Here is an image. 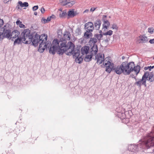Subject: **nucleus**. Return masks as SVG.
Masks as SVG:
<instances>
[{
	"instance_id": "f257e3e1",
	"label": "nucleus",
	"mask_w": 154,
	"mask_h": 154,
	"mask_svg": "<svg viewBox=\"0 0 154 154\" xmlns=\"http://www.w3.org/2000/svg\"><path fill=\"white\" fill-rule=\"evenodd\" d=\"M66 42L64 40L58 42L57 39H54L52 42V47H51L49 52L54 54L56 52L59 55H62L64 52L66 55H70L74 54L78 49H75V45L71 42H69L67 45Z\"/></svg>"
},
{
	"instance_id": "f03ea898",
	"label": "nucleus",
	"mask_w": 154,
	"mask_h": 154,
	"mask_svg": "<svg viewBox=\"0 0 154 154\" xmlns=\"http://www.w3.org/2000/svg\"><path fill=\"white\" fill-rule=\"evenodd\" d=\"M105 66L106 67V71L110 73L111 71L113 70L117 74H121L122 73L124 75H128L130 73L132 69L133 64L132 63H128V62H123L120 66H114V64L109 61H105L104 62Z\"/></svg>"
},
{
	"instance_id": "7ed1b4c3",
	"label": "nucleus",
	"mask_w": 154,
	"mask_h": 154,
	"mask_svg": "<svg viewBox=\"0 0 154 154\" xmlns=\"http://www.w3.org/2000/svg\"><path fill=\"white\" fill-rule=\"evenodd\" d=\"M154 146V137H151L150 135L145 137L144 140H141L137 145H131L128 147L129 149L133 152L137 151L139 148H143L145 147L149 148L151 146Z\"/></svg>"
},
{
	"instance_id": "20e7f679",
	"label": "nucleus",
	"mask_w": 154,
	"mask_h": 154,
	"mask_svg": "<svg viewBox=\"0 0 154 154\" xmlns=\"http://www.w3.org/2000/svg\"><path fill=\"white\" fill-rule=\"evenodd\" d=\"M33 37L30 34V31L28 29H24L21 34L20 38L18 37L14 41V44H18L23 43L26 44H30L32 41Z\"/></svg>"
},
{
	"instance_id": "39448f33",
	"label": "nucleus",
	"mask_w": 154,
	"mask_h": 154,
	"mask_svg": "<svg viewBox=\"0 0 154 154\" xmlns=\"http://www.w3.org/2000/svg\"><path fill=\"white\" fill-rule=\"evenodd\" d=\"M43 38L41 42L39 44V48L38 51L41 53H42L48 47L50 48L52 47V44H51V42L49 41H47L48 36L47 34H42Z\"/></svg>"
},
{
	"instance_id": "423d86ee",
	"label": "nucleus",
	"mask_w": 154,
	"mask_h": 154,
	"mask_svg": "<svg viewBox=\"0 0 154 154\" xmlns=\"http://www.w3.org/2000/svg\"><path fill=\"white\" fill-rule=\"evenodd\" d=\"M98 51V48L97 45H94L90 49V53L89 55H87L84 59V60L86 62L90 61L93 55H95L97 54Z\"/></svg>"
},
{
	"instance_id": "0eeeda50",
	"label": "nucleus",
	"mask_w": 154,
	"mask_h": 154,
	"mask_svg": "<svg viewBox=\"0 0 154 154\" xmlns=\"http://www.w3.org/2000/svg\"><path fill=\"white\" fill-rule=\"evenodd\" d=\"M147 73H144L141 80H140L137 81L135 83V84L139 87H140L141 85H143L145 87H146V84L145 79L147 78V76H148Z\"/></svg>"
},
{
	"instance_id": "6e6552de",
	"label": "nucleus",
	"mask_w": 154,
	"mask_h": 154,
	"mask_svg": "<svg viewBox=\"0 0 154 154\" xmlns=\"http://www.w3.org/2000/svg\"><path fill=\"white\" fill-rule=\"evenodd\" d=\"M106 59H104V54H103L99 53L98 54L95 56V59L97 60V63L99 64H100L102 63L104 61L103 64L105 66L104 62L105 61H107L106 60Z\"/></svg>"
},
{
	"instance_id": "1a4fd4ad",
	"label": "nucleus",
	"mask_w": 154,
	"mask_h": 154,
	"mask_svg": "<svg viewBox=\"0 0 154 154\" xmlns=\"http://www.w3.org/2000/svg\"><path fill=\"white\" fill-rule=\"evenodd\" d=\"M3 34L4 37L8 38L11 36V31L9 29L5 30V27L0 28V36Z\"/></svg>"
},
{
	"instance_id": "9d476101",
	"label": "nucleus",
	"mask_w": 154,
	"mask_h": 154,
	"mask_svg": "<svg viewBox=\"0 0 154 154\" xmlns=\"http://www.w3.org/2000/svg\"><path fill=\"white\" fill-rule=\"evenodd\" d=\"M74 54H73V57L75 58V62L78 63H80L83 60V57L80 55V50H77Z\"/></svg>"
},
{
	"instance_id": "9b49d317",
	"label": "nucleus",
	"mask_w": 154,
	"mask_h": 154,
	"mask_svg": "<svg viewBox=\"0 0 154 154\" xmlns=\"http://www.w3.org/2000/svg\"><path fill=\"white\" fill-rule=\"evenodd\" d=\"M43 38V36H42V34L41 36L38 34H36L33 41L31 42H32L33 45L35 47L36 46L38 45V44L40 43V42H41Z\"/></svg>"
},
{
	"instance_id": "f8f14e48",
	"label": "nucleus",
	"mask_w": 154,
	"mask_h": 154,
	"mask_svg": "<svg viewBox=\"0 0 154 154\" xmlns=\"http://www.w3.org/2000/svg\"><path fill=\"white\" fill-rule=\"evenodd\" d=\"M132 63V64H133V66L132 68V69L131 70V71L130 72V73L131 72L134 71L136 73V75H137L139 73L140 70V67L139 66H135V64L133 62H130L129 63L128 62V63Z\"/></svg>"
},
{
	"instance_id": "ddd939ff",
	"label": "nucleus",
	"mask_w": 154,
	"mask_h": 154,
	"mask_svg": "<svg viewBox=\"0 0 154 154\" xmlns=\"http://www.w3.org/2000/svg\"><path fill=\"white\" fill-rule=\"evenodd\" d=\"M71 35L70 33L67 31H65L63 34V38H62L60 39V41H58L59 42H60L63 41L64 40L66 42V40H69L70 39Z\"/></svg>"
},
{
	"instance_id": "4468645a",
	"label": "nucleus",
	"mask_w": 154,
	"mask_h": 154,
	"mask_svg": "<svg viewBox=\"0 0 154 154\" xmlns=\"http://www.w3.org/2000/svg\"><path fill=\"white\" fill-rule=\"evenodd\" d=\"M90 48L88 46H85L82 47L81 50V52L83 55H85L86 56L89 53Z\"/></svg>"
},
{
	"instance_id": "2eb2a0df",
	"label": "nucleus",
	"mask_w": 154,
	"mask_h": 154,
	"mask_svg": "<svg viewBox=\"0 0 154 154\" xmlns=\"http://www.w3.org/2000/svg\"><path fill=\"white\" fill-rule=\"evenodd\" d=\"M85 28L87 29V30L92 32L94 30V27L93 24L91 22H89L85 25Z\"/></svg>"
},
{
	"instance_id": "dca6fc26",
	"label": "nucleus",
	"mask_w": 154,
	"mask_h": 154,
	"mask_svg": "<svg viewBox=\"0 0 154 154\" xmlns=\"http://www.w3.org/2000/svg\"><path fill=\"white\" fill-rule=\"evenodd\" d=\"M148 41L147 37L144 35H140L138 37V41L140 43H145Z\"/></svg>"
},
{
	"instance_id": "f3484780",
	"label": "nucleus",
	"mask_w": 154,
	"mask_h": 154,
	"mask_svg": "<svg viewBox=\"0 0 154 154\" xmlns=\"http://www.w3.org/2000/svg\"><path fill=\"white\" fill-rule=\"evenodd\" d=\"M75 3L74 1H71V0H66L65 1L61 2V4L63 5H66L68 7H71Z\"/></svg>"
},
{
	"instance_id": "a211bd4d",
	"label": "nucleus",
	"mask_w": 154,
	"mask_h": 154,
	"mask_svg": "<svg viewBox=\"0 0 154 154\" xmlns=\"http://www.w3.org/2000/svg\"><path fill=\"white\" fill-rule=\"evenodd\" d=\"M144 73H147L148 74V76H147V78L145 79L146 82V80H148L150 82H152L154 81V78L153 77V75L152 73L149 74V72H146Z\"/></svg>"
},
{
	"instance_id": "6ab92c4d",
	"label": "nucleus",
	"mask_w": 154,
	"mask_h": 154,
	"mask_svg": "<svg viewBox=\"0 0 154 154\" xmlns=\"http://www.w3.org/2000/svg\"><path fill=\"white\" fill-rule=\"evenodd\" d=\"M20 34V32L17 30H14L12 31L11 33L10 38H12V40H13V38L18 37Z\"/></svg>"
},
{
	"instance_id": "aec40b11",
	"label": "nucleus",
	"mask_w": 154,
	"mask_h": 154,
	"mask_svg": "<svg viewBox=\"0 0 154 154\" xmlns=\"http://www.w3.org/2000/svg\"><path fill=\"white\" fill-rule=\"evenodd\" d=\"M97 39L95 38L94 37L93 38H91L89 42V45H91V46L96 45H95V43L97 42Z\"/></svg>"
},
{
	"instance_id": "412c9836",
	"label": "nucleus",
	"mask_w": 154,
	"mask_h": 154,
	"mask_svg": "<svg viewBox=\"0 0 154 154\" xmlns=\"http://www.w3.org/2000/svg\"><path fill=\"white\" fill-rule=\"evenodd\" d=\"M101 24V21L100 20L96 21L94 23V26L96 29L98 30L99 29Z\"/></svg>"
},
{
	"instance_id": "4be33fe9",
	"label": "nucleus",
	"mask_w": 154,
	"mask_h": 154,
	"mask_svg": "<svg viewBox=\"0 0 154 154\" xmlns=\"http://www.w3.org/2000/svg\"><path fill=\"white\" fill-rule=\"evenodd\" d=\"M75 15L74 11L73 10L69 11L68 12V16L69 17H72Z\"/></svg>"
},
{
	"instance_id": "5701e85b",
	"label": "nucleus",
	"mask_w": 154,
	"mask_h": 154,
	"mask_svg": "<svg viewBox=\"0 0 154 154\" xmlns=\"http://www.w3.org/2000/svg\"><path fill=\"white\" fill-rule=\"evenodd\" d=\"M18 3L21 7H27L29 5L28 4L27 2H24L23 3L21 1H19Z\"/></svg>"
},
{
	"instance_id": "b1692460",
	"label": "nucleus",
	"mask_w": 154,
	"mask_h": 154,
	"mask_svg": "<svg viewBox=\"0 0 154 154\" xmlns=\"http://www.w3.org/2000/svg\"><path fill=\"white\" fill-rule=\"evenodd\" d=\"M103 35V34H102L101 33L99 34H97L95 35H94V37H95L96 38H97L98 40L100 41L101 39H102Z\"/></svg>"
},
{
	"instance_id": "393cba45",
	"label": "nucleus",
	"mask_w": 154,
	"mask_h": 154,
	"mask_svg": "<svg viewBox=\"0 0 154 154\" xmlns=\"http://www.w3.org/2000/svg\"><path fill=\"white\" fill-rule=\"evenodd\" d=\"M67 15L66 11L65 10L60 13L59 16L60 17L63 18Z\"/></svg>"
},
{
	"instance_id": "a878e982",
	"label": "nucleus",
	"mask_w": 154,
	"mask_h": 154,
	"mask_svg": "<svg viewBox=\"0 0 154 154\" xmlns=\"http://www.w3.org/2000/svg\"><path fill=\"white\" fill-rule=\"evenodd\" d=\"M113 33V31L111 30H109L108 31L103 33V35H111Z\"/></svg>"
},
{
	"instance_id": "bb28decb",
	"label": "nucleus",
	"mask_w": 154,
	"mask_h": 154,
	"mask_svg": "<svg viewBox=\"0 0 154 154\" xmlns=\"http://www.w3.org/2000/svg\"><path fill=\"white\" fill-rule=\"evenodd\" d=\"M91 32L89 31L86 30V31L85 33L84 36L86 38H88L89 36L91 34Z\"/></svg>"
},
{
	"instance_id": "cd10ccee",
	"label": "nucleus",
	"mask_w": 154,
	"mask_h": 154,
	"mask_svg": "<svg viewBox=\"0 0 154 154\" xmlns=\"http://www.w3.org/2000/svg\"><path fill=\"white\" fill-rule=\"evenodd\" d=\"M111 28L114 30L116 31L118 29V27L116 24L114 23L112 25Z\"/></svg>"
},
{
	"instance_id": "c85d7f7f",
	"label": "nucleus",
	"mask_w": 154,
	"mask_h": 154,
	"mask_svg": "<svg viewBox=\"0 0 154 154\" xmlns=\"http://www.w3.org/2000/svg\"><path fill=\"white\" fill-rule=\"evenodd\" d=\"M148 31L149 33L152 34L154 32V29L153 27H149L148 29Z\"/></svg>"
},
{
	"instance_id": "c756f323",
	"label": "nucleus",
	"mask_w": 154,
	"mask_h": 154,
	"mask_svg": "<svg viewBox=\"0 0 154 154\" xmlns=\"http://www.w3.org/2000/svg\"><path fill=\"white\" fill-rule=\"evenodd\" d=\"M154 68V65L152 66H146L144 68V69L145 70H147L148 69H149V71H151L152 69H153Z\"/></svg>"
},
{
	"instance_id": "7c9ffc66",
	"label": "nucleus",
	"mask_w": 154,
	"mask_h": 154,
	"mask_svg": "<svg viewBox=\"0 0 154 154\" xmlns=\"http://www.w3.org/2000/svg\"><path fill=\"white\" fill-rule=\"evenodd\" d=\"M103 24L106 25L107 26H109L110 23L108 20H106L104 21V23Z\"/></svg>"
},
{
	"instance_id": "2f4dec72",
	"label": "nucleus",
	"mask_w": 154,
	"mask_h": 154,
	"mask_svg": "<svg viewBox=\"0 0 154 154\" xmlns=\"http://www.w3.org/2000/svg\"><path fill=\"white\" fill-rule=\"evenodd\" d=\"M38 8V5L35 6L32 8V10L33 11H35Z\"/></svg>"
},
{
	"instance_id": "473e14b6",
	"label": "nucleus",
	"mask_w": 154,
	"mask_h": 154,
	"mask_svg": "<svg viewBox=\"0 0 154 154\" xmlns=\"http://www.w3.org/2000/svg\"><path fill=\"white\" fill-rule=\"evenodd\" d=\"M19 26L21 28H24L25 27V25L22 23L21 22L20 23V25Z\"/></svg>"
},
{
	"instance_id": "72a5a7b5",
	"label": "nucleus",
	"mask_w": 154,
	"mask_h": 154,
	"mask_svg": "<svg viewBox=\"0 0 154 154\" xmlns=\"http://www.w3.org/2000/svg\"><path fill=\"white\" fill-rule=\"evenodd\" d=\"M42 23H44L48 22L47 19H45L43 18H42Z\"/></svg>"
},
{
	"instance_id": "f704fd0d",
	"label": "nucleus",
	"mask_w": 154,
	"mask_h": 154,
	"mask_svg": "<svg viewBox=\"0 0 154 154\" xmlns=\"http://www.w3.org/2000/svg\"><path fill=\"white\" fill-rule=\"evenodd\" d=\"M4 21L3 20L0 19V27H1L3 25Z\"/></svg>"
},
{
	"instance_id": "c9c22d12",
	"label": "nucleus",
	"mask_w": 154,
	"mask_h": 154,
	"mask_svg": "<svg viewBox=\"0 0 154 154\" xmlns=\"http://www.w3.org/2000/svg\"><path fill=\"white\" fill-rule=\"evenodd\" d=\"M109 26H107L106 25L103 24V28L104 30L107 29Z\"/></svg>"
},
{
	"instance_id": "e433bc0d",
	"label": "nucleus",
	"mask_w": 154,
	"mask_h": 154,
	"mask_svg": "<svg viewBox=\"0 0 154 154\" xmlns=\"http://www.w3.org/2000/svg\"><path fill=\"white\" fill-rule=\"evenodd\" d=\"M97 8H94V7L91 8L90 9V11L91 12H94L96 9Z\"/></svg>"
},
{
	"instance_id": "4c0bfd02",
	"label": "nucleus",
	"mask_w": 154,
	"mask_h": 154,
	"mask_svg": "<svg viewBox=\"0 0 154 154\" xmlns=\"http://www.w3.org/2000/svg\"><path fill=\"white\" fill-rule=\"evenodd\" d=\"M41 13L42 14H43L44 13L45 11V9L44 8L42 7L41 8Z\"/></svg>"
},
{
	"instance_id": "58836bf2",
	"label": "nucleus",
	"mask_w": 154,
	"mask_h": 154,
	"mask_svg": "<svg viewBox=\"0 0 154 154\" xmlns=\"http://www.w3.org/2000/svg\"><path fill=\"white\" fill-rule=\"evenodd\" d=\"M149 42L151 44H154V38L150 40L149 41Z\"/></svg>"
},
{
	"instance_id": "ea45409f",
	"label": "nucleus",
	"mask_w": 154,
	"mask_h": 154,
	"mask_svg": "<svg viewBox=\"0 0 154 154\" xmlns=\"http://www.w3.org/2000/svg\"><path fill=\"white\" fill-rule=\"evenodd\" d=\"M51 17V19H55L56 18V16L54 14H52L51 16H50L49 17Z\"/></svg>"
},
{
	"instance_id": "a19ab883",
	"label": "nucleus",
	"mask_w": 154,
	"mask_h": 154,
	"mask_svg": "<svg viewBox=\"0 0 154 154\" xmlns=\"http://www.w3.org/2000/svg\"><path fill=\"white\" fill-rule=\"evenodd\" d=\"M21 22L20 21V20H17L16 22V24L18 25H20V23Z\"/></svg>"
},
{
	"instance_id": "79ce46f5",
	"label": "nucleus",
	"mask_w": 154,
	"mask_h": 154,
	"mask_svg": "<svg viewBox=\"0 0 154 154\" xmlns=\"http://www.w3.org/2000/svg\"><path fill=\"white\" fill-rule=\"evenodd\" d=\"M11 0H3V2L4 3H6L10 1Z\"/></svg>"
},
{
	"instance_id": "37998d69",
	"label": "nucleus",
	"mask_w": 154,
	"mask_h": 154,
	"mask_svg": "<svg viewBox=\"0 0 154 154\" xmlns=\"http://www.w3.org/2000/svg\"><path fill=\"white\" fill-rule=\"evenodd\" d=\"M51 17H48L47 19V21L48 22L50 21V20H51Z\"/></svg>"
},
{
	"instance_id": "c03bdc74",
	"label": "nucleus",
	"mask_w": 154,
	"mask_h": 154,
	"mask_svg": "<svg viewBox=\"0 0 154 154\" xmlns=\"http://www.w3.org/2000/svg\"><path fill=\"white\" fill-rule=\"evenodd\" d=\"M89 11V10L88 9L85 10L84 12V13H88Z\"/></svg>"
},
{
	"instance_id": "a18cd8bd",
	"label": "nucleus",
	"mask_w": 154,
	"mask_h": 154,
	"mask_svg": "<svg viewBox=\"0 0 154 154\" xmlns=\"http://www.w3.org/2000/svg\"><path fill=\"white\" fill-rule=\"evenodd\" d=\"M34 14L35 15H37V12H34Z\"/></svg>"
},
{
	"instance_id": "49530a36",
	"label": "nucleus",
	"mask_w": 154,
	"mask_h": 154,
	"mask_svg": "<svg viewBox=\"0 0 154 154\" xmlns=\"http://www.w3.org/2000/svg\"><path fill=\"white\" fill-rule=\"evenodd\" d=\"M16 8H17L18 9H19V6L18 5L16 7Z\"/></svg>"
},
{
	"instance_id": "de8ad7c7",
	"label": "nucleus",
	"mask_w": 154,
	"mask_h": 154,
	"mask_svg": "<svg viewBox=\"0 0 154 154\" xmlns=\"http://www.w3.org/2000/svg\"><path fill=\"white\" fill-rule=\"evenodd\" d=\"M60 1H61V2H63V1H65H65L64 0H59Z\"/></svg>"
},
{
	"instance_id": "09e8293b",
	"label": "nucleus",
	"mask_w": 154,
	"mask_h": 154,
	"mask_svg": "<svg viewBox=\"0 0 154 154\" xmlns=\"http://www.w3.org/2000/svg\"><path fill=\"white\" fill-rule=\"evenodd\" d=\"M122 58L123 59L125 58V57L124 56H123V57H122Z\"/></svg>"
},
{
	"instance_id": "8fccbe9b",
	"label": "nucleus",
	"mask_w": 154,
	"mask_h": 154,
	"mask_svg": "<svg viewBox=\"0 0 154 154\" xmlns=\"http://www.w3.org/2000/svg\"><path fill=\"white\" fill-rule=\"evenodd\" d=\"M153 10L154 12V6L153 7Z\"/></svg>"
},
{
	"instance_id": "3c124183",
	"label": "nucleus",
	"mask_w": 154,
	"mask_h": 154,
	"mask_svg": "<svg viewBox=\"0 0 154 154\" xmlns=\"http://www.w3.org/2000/svg\"><path fill=\"white\" fill-rule=\"evenodd\" d=\"M76 30L79 31V29H77Z\"/></svg>"
},
{
	"instance_id": "603ef678",
	"label": "nucleus",
	"mask_w": 154,
	"mask_h": 154,
	"mask_svg": "<svg viewBox=\"0 0 154 154\" xmlns=\"http://www.w3.org/2000/svg\"><path fill=\"white\" fill-rule=\"evenodd\" d=\"M101 32V31L100 30V31H99V33H100Z\"/></svg>"
},
{
	"instance_id": "864d4df0",
	"label": "nucleus",
	"mask_w": 154,
	"mask_h": 154,
	"mask_svg": "<svg viewBox=\"0 0 154 154\" xmlns=\"http://www.w3.org/2000/svg\"><path fill=\"white\" fill-rule=\"evenodd\" d=\"M103 17H106V16H105V15H103Z\"/></svg>"
},
{
	"instance_id": "5fc2aeb1",
	"label": "nucleus",
	"mask_w": 154,
	"mask_h": 154,
	"mask_svg": "<svg viewBox=\"0 0 154 154\" xmlns=\"http://www.w3.org/2000/svg\"><path fill=\"white\" fill-rule=\"evenodd\" d=\"M109 40V39H108H108H107L106 40V41H108V40Z\"/></svg>"
},
{
	"instance_id": "6e6d98bb",
	"label": "nucleus",
	"mask_w": 154,
	"mask_h": 154,
	"mask_svg": "<svg viewBox=\"0 0 154 154\" xmlns=\"http://www.w3.org/2000/svg\"><path fill=\"white\" fill-rule=\"evenodd\" d=\"M60 10V11H62L61 10V9H60V10Z\"/></svg>"
},
{
	"instance_id": "4d7b16f0",
	"label": "nucleus",
	"mask_w": 154,
	"mask_h": 154,
	"mask_svg": "<svg viewBox=\"0 0 154 154\" xmlns=\"http://www.w3.org/2000/svg\"><path fill=\"white\" fill-rule=\"evenodd\" d=\"M153 59L154 60V57L153 58Z\"/></svg>"
},
{
	"instance_id": "13d9d810",
	"label": "nucleus",
	"mask_w": 154,
	"mask_h": 154,
	"mask_svg": "<svg viewBox=\"0 0 154 154\" xmlns=\"http://www.w3.org/2000/svg\"><path fill=\"white\" fill-rule=\"evenodd\" d=\"M153 152H154V149H153Z\"/></svg>"
}]
</instances>
